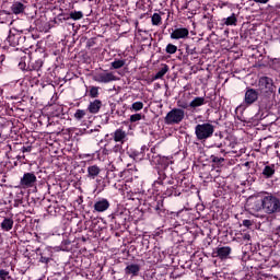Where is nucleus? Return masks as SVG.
I'll list each match as a JSON object with an SVG mask.
<instances>
[{
    "label": "nucleus",
    "mask_w": 280,
    "mask_h": 280,
    "mask_svg": "<svg viewBox=\"0 0 280 280\" xmlns=\"http://www.w3.org/2000/svg\"><path fill=\"white\" fill-rule=\"evenodd\" d=\"M242 235V240H244V242H250V234L248 233H243Z\"/></svg>",
    "instance_id": "nucleus-47"
},
{
    "label": "nucleus",
    "mask_w": 280,
    "mask_h": 280,
    "mask_svg": "<svg viewBox=\"0 0 280 280\" xmlns=\"http://www.w3.org/2000/svg\"><path fill=\"white\" fill-rule=\"evenodd\" d=\"M268 1L270 0H254L255 3H262V4L268 3Z\"/></svg>",
    "instance_id": "nucleus-51"
},
{
    "label": "nucleus",
    "mask_w": 280,
    "mask_h": 280,
    "mask_svg": "<svg viewBox=\"0 0 280 280\" xmlns=\"http://www.w3.org/2000/svg\"><path fill=\"white\" fill-rule=\"evenodd\" d=\"M100 172H102V168L97 165H91L88 167V178L90 180H95L97 176H100Z\"/></svg>",
    "instance_id": "nucleus-22"
},
{
    "label": "nucleus",
    "mask_w": 280,
    "mask_h": 280,
    "mask_svg": "<svg viewBox=\"0 0 280 280\" xmlns=\"http://www.w3.org/2000/svg\"><path fill=\"white\" fill-rule=\"evenodd\" d=\"M150 148L148 145H142L140 151L137 149H129L127 151V154L130 159H133V161H143L145 159V152H148Z\"/></svg>",
    "instance_id": "nucleus-13"
},
{
    "label": "nucleus",
    "mask_w": 280,
    "mask_h": 280,
    "mask_svg": "<svg viewBox=\"0 0 280 280\" xmlns=\"http://www.w3.org/2000/svg\"><path fill=\"white\" fill-rule=\"evenodd\" d=\"M21 152L23 153V154H25V152H32V147H22L21 148Z\"/></svg>",
    "instance_id": "nucleus-48"
},
{
    "label": "nucleus",
    "mask_w": 280,
    "mask_h": 280,
    "mask_svg": "<svg viewBox=\"0 0 280 280\" xmlns=\"http://www.w3.org/2000/svg\"><path fill=\"white\" fill-rule=\"evenodd\" d=\"M179 108H184V109H187V108H191V106H189L188 103H182V104H178Z\"/></svg>",
    "instance_id": "nucleus-49"
},
{
    "label": "nucleus",
    "mask_w": 280,
    "mask_h": 280,
    "mask_svg": "<svg viewBox=\"0 0 280 280\" xmlns=\"http://www.w3.org/2000/svg\"><path fill=\"white\" fill-rule=\"evenodd\" d=\"M83 135H93L94 138L100 137V131L91 129L90 131H84Z\"/></svg>",
    "instance_id": "nucleus-43"
},
{
    "label": "nucleus",
    "mask_w": 280,
    "mask_h": 280,
    "mask_svg": "<svg viewBox=\"0 0 280 280\" xmlns=\"http://www.w3.org/2000/svg\"><path fill=\"white\" fill-rule=\"evenodd\" d=\"M89 96L95 100L96 97H100V88L97 86H91Z\"/></svg>",
    "instance_id": "nucleus-34"
},
{
    "label": "nucleus",
    "mask_w": 280,
    "mask_h": 280,
    "mask_svg": "<svg viewBox=\"0 0 280 280\" xmlns=\"http://www.w3.org/2000/svg\"><path fill=\"white\" fill-rule=\"evenodd\" d=\"M45 65V61L43 59H37L35 61H28L27 69L28 71H35L34 78H40V69H43V66Z\"/></svg>",
    "instance_id": "nucleus-14"
},
{
    "label": "nucleus",
    "mask_w": 280,
    "mask_h": 280,
    "mask_svg": "<svg viewBox=\"0 0 280 280\" xmlns=\"http://www.w3.org/2000/svg\"><path fill=\"white\" fill-rule=\"evenodd\" d=\"M221 25L226 27H236L237 25V14L232 13L228 18L221 19Z\"/></svg>",
    "instance_id": "nucleus-20"
},
{
    "label": "nucleus",
    "mask_w": 280,
    "mask_h": 280,
    "mask_svg": "<svg viewBox=\"0 0 280 280\" xmlns=\"http://www.w3.org/2000/svg\"><path fill=\"white\" fill-rule=\"evenodd\" d=\"M186 54L188 56H194V54H196V48H191L189 47V45L186 46Z\"/></svg>",
    "instance_id": "nucleus-44"
},
{
    "label": "nucleus",
    "mask_w": 280,
    "mask_h": 280,
    "mask_svg": "<svg viewBox=\"0 0 280 280\" xmlns=\"http://www.w3.org/2000/svg\"><path fill=\"white\" fill-rule=\"evenodd\" d=\"M140 272H141V265H138V264H129L125 268V275L127 277H130L131 279L135 277H139Z\"/></svg>",
    "instance_id": "nucleus-16"
},
{
    "label": "nucleus",
    "mask_w": 280,
    "mask_h": 280,
    "mask_svg": "<svg viewBox=\"0 0 280 280\" xmlns=\"http://www.w3.org/2000/svg\"><path fill=\"white\" fill-rule=\"evenodd\" d=\"M69 19H72V21H80L81 19H84V13L82 11H71L69 16L66 18V21H69Z\"/></svg>",
    "instance_id": "nucleus-29"
},
{
    "label": "nucleus",
    "mask_w": 280,
    "mask_h": 280,
    "mask_svg": "<svg viewBox=\"0 0 280 280\" xmlns=\"http://www.w3.org/2000/svg\"><path fill=\"white\" fill-rule=\"evenodd\" d=\"M186 38H189V28L187 27L172 28V33H171L172 40H185Z\"/></svg>",
    "instance_id": "nucleus-10"
},
{
    "label": "nucleus",
    "mask_w": 280,
    "mask_h": 280,
    "mask_svg": "<svg viewBox=\"0 0 280 280\" xmlns=\"http://www.w3.org/2000/svg\"><path fill=\"white\" fill-rule=\"evenodd\" d=\"M113 110H115V105H112V113H113Z\"/></svg>",
    "instance_id": "nucleus-56"
},
{
    "label": "nucleus",
    "mask_w": 280,
    "mask_h": 280,
    "mask_svg": "<svg viewBox=\"0 0 280 280\" xmlns=\"http://www.w3.org/2000/svg\"><path fill=\"white\" fill-rule=\"evenodd\" d=\"M243 226H246V229H250V226H253V221L248 219L243 220Z\"/></svg>",
    "instance_id": "nucleus-45"
},
{
    "label": "nucleus",
    "mask_w": 280,
    "mask_h": 280,
    "mask_svg": "<svg viewBox=\"0 0 280 280\" xmlns=\"http://www.w3.org/2000/svg\"><path fill=\"white\" fill-rule=\"evenodd\" d=\"M167 71H170V66L164 63L161 70L155 73V75L153 77V80H161L162 78L165 77V73H167Z\"/></svg>",
    "instance_id": "nucleus-30"
},
{
    "label": "nucleus",
    "mask_w": 280,
    "mask_h": 280,
    "mask_svg": "<svg viewBox=\"0 0 280 280\" xmlns=\"http://www.w3.org/2000/svg\"><path fill=\"white\" fill-rule=\"evenodd\" d=\"M178 5H180V10H187L189 8V2H187V0L184 1L183 4L178 3Z\"/></svg>",
    "instance_id": "nucleus-46"
},
{
    "label": "nucleus",
    "mask_w": 280,
    "mask_h": 280,
    "mask_svg": "<svg viewBox=\"0 0 280 280\" xmlns=\"http://www.w3.org/2000/svg\"><path fill=\"white\" fill-rule=\"evenodd\" d=\"M94 80H95V82L108 84V82H115L117 80V78L115 77V74H113V72H107V73H98L94 78Z\"/></svg>",
    "instance_id": "nucleus-17"
},
{
    "label": "nucleus",
    "mask_w": 280,
    "mask_h": 280,
    "mask_svg": "<svg viewBox=\"0 0 280 280\" xmlns=\"http://www.w3.org/2000/svg\"><path fill=\"white\" fill-rule=\"evenodd\" d=\"M149 161L153 165H160L154 168V174L158 176L153 182L155 191H160L162 197L172 198V196L178 197L183 194L184 189L180 185L174 182V170L170 168V165L174 163L173 156H163L156 153V148H151V153L148 154Z\"/></svg>",
    "instance_id": "nucleus-1"
},
{
    "label": "nucleus",
    "mask_w": 280,
    "mask_h": 280,
    "mask_svg": "<svg viewBox=\"0 0 280 280\" xmlns=\"http://www.w3.org/2000/svg\"><path fill=\"white\" fill-rule=\"evenodd\" d=\"M154 211H155V213H158V215H160V218H165V215H167V210L165 209V206L163 205V200L156 201Z\"/></svg>",
    "instance_id": "nucleus-23"
},
{
    "label": "nucleus",
    "mask_w": 280,
    "mask_h": 280,
    "mask_svg": "<svg viewBox=\"0 0 280 280\" xmlns=\"http://www.w3.org/2000/svg\"><path fill=\"white\" fill-rule=\"evenodd\" d=\"M27 62L30 63V56L24 54V56L21 57L18 67H19V69H21V71H26V72L31 73L30 68H27Z\"/></svg>",
    "instance_id": "nucleus-24"
},
{
    "label": "nucleus",
    "mask_w": 280,
    "mask_h": 280,
    "mask_svg": "<svg viewBox=\"0 0 280 280\" xmlns=\"http://www.w3.org/2000/svg\"><path fill=\"white\" fill-rule=\"evenodd\" d=\"M43 264H49V258L42 256Z\"/></svg>",
    "instance_id": "nucleus-53"
},
{
    "label": "nucleus",
    "mask_w": 280,
    "mask_h": 280,
    "mask_svg": "<svg viewBox=\"0 0 280 280\" xmlns=\"http://www.w3.org/2000/svg\"><path fill=\"white\" fill-rule=\"evenodd\" d=\"M259 100V91L253 88H247L245 91L244 103L246 106H253Z\"/></svg>",
    "instance_id": "nucleus-11"
},
{
    "label": "nucleus",
    "mask_w": 280,
    "mask_h": 280,
    "mask_svg": "<svg viewBox=\"0 0 280 280\" xmlns=\"http://www.w3.org/2000/svg\"><path fill=\"white\" fill-rule=\"evenodd\" d=\"M247 209L250 213H259L264 211V197L261 199L252 197L247 200Z\"/></svg>",
    "instance_id": "nucleus-8"
},
{
    "label": "nucleus",
    "mask_w": 280,
    "mask_h": 280,
    "mask_svg": "<svg viewBox=\"0 0 280 280\" xmlns=\"http://www.w3.org/2000/svg\"><path fill=\"white\" fill-rule=\"evenodd\" d=\"M214 253L217 257H219V259H229V255L233 253V248H231L230 246H221L217 247V250Z\"/></svg>",
    "instance_id": "nucleus-19"
},
{
    "label": "nucleus",
    "mask_w": 280,
    "mask_h": 280,
    "mask_svg": "<svg viewBox=\"0 0 280 280\" xmlns=\"http://www.w3.org/2000/svg\"><path fill=\"white\" fill-rule=\"evenodd\" d=\"M124 177V172H120V178Z\"/></svg>",
    "instance_id": "nucleus-58"
},
{
    "label": "nucleus",
    "mask_w": 280,
    "mask_h": 280,
    "mask_svg": "<svg viewBox=\"0 0 280 280\" xmlns=\"http://www.w3.org/2000/svg\"><path fill=\"white\" fill-rule=\"evenodd\" d=\"M166 54L174 55L178 51V46L174 44H168L165 48Z\"/></svg>",
    "instance_id": "nucleus-35"
},
{
    "label": "nucleus",
    "mask_w": 280,
    "mask_h": 280,
    "mask_svg": "<svg viewBox=\"0 0 280 280\" xmlns=\"http://www.w3.org/2000/svg\"><path fill=\"white\" fill-rule=\"evenodd\" d=\"M182 213H183V211L171 212V218H178V215H180Z\"/></svg>",
    "instance_id": "nucleus-50"
},
{
    "label": "nucleus",
    "mask_w": 280,
    "mask_h": 280,
    "mask_svg": "<svg viewBox=\"0 0 280 280\" xmlns=\"http://www.w3.org/2000/svg\"><path fill=\"white\" fill-rule=\"evenodd\" d=\"M25 4H23L22 2H14L11 5V11L13 14H23V12H25Z\"/></svg>",
    "instance_id": "nucleus-27"
},
{
    "label": "nucleus",
    "mask_w": 280,
    "mask_h": 280,
    "mask_svg": "<svg viewBox=\"0 0 280 280\" xmlns=\"http://www.w3.org/2000/svg\"><path fill=\"white\" fill-rule=\"evenodd\" d=\"M224 156H226L224 150L218 148L217 152L210 155V163H212V167H222L224 165Z\"/></svg>",
    "instance_id": "nucleus-9"
},
{
    "label": "nucleus",
    "mask_w": 280,
    "mask_h": 280,
    "mask_svg": "<svg viewBox=\"0 0 280 280\" xmlns=\"http://www.w3.org/2000/svg\"><path fill=\"white\" fill-rule=\"evenodd\" d=\"M264 212L272 215V213H280V199L279 197L266 192L262 196Z\"/></svg>",
    "instance_id": "nucleus-2"
},
{
    "label": "nucleus",
    "mask_w": 280,
    "mask_h": 280,
    "mask_svg": "<svg viewBox=\"0 0 280 280\" xmlns=\"http://www.w3.org/2000/svg\"><path fill=\"white\" fill-rule=\"evenodd\" d=\"M106 178H107V180H113V178H117V174L113 170L107 171Z\"/></svg>",
    "instance_id": "nucleus-42"
},
{
    "label": "nucleus",
    "mask_w": 280,
    "mask_h": 280,
    "mask_svg": "<svg viewBox=\"0 0 280 280\" xmlns=\"http://www.w3.org/2000/svg\"><path fill=\"white\" fill-rule=\"evenodd\" d=\"M4 62H5V55H1L0 56V63L2 65V67H3Z\"/></svg>",
    "instance_id": "nucleus-52"
},
{
    "label": "nucleus",
    "mask_w": 280,
    "mask_h": 280,
    "mask_svg": "<svg viewBox=\"0 0 280 280\" xmlns=\"http://www.w3.org/2000/svg\"><path fill=\"white\" fill-rule=\"evenodd\" d=\"M258 86L264 97H272L277 93V85H275V80L270 77H260Z\"/></svg>",
    "instance_id": "nucleus-3"
},
{
    "label": "nucleus",
    "mask_w": 280,
    "mask_h": 280,
    "mask_svg": "<svg viewBox=\"0 0 280 280\" xmlns=\"http://www.w3.org/2000/svg\"><path fill=\"white\" fill-rule=\"evenodd\" d=\"M14 226V220L12 218H4L1 222V229L2 231H12Z\"/></svg>",
    "instance_id": "nucleus-26"
},
{
    "label": "nucleus",
    "mask_w": 280,
    "mask_h": 280,
    "mask_svg": "<svg viewBox=\"0 0 280 280\" xmlns=\"http://www.w3.org/2000/svg\"><path fill=\"white\" fill-rule=\"evenodd\" d=\"M7 43L10 47H19V45H23L25 43V35H23V31H19L16 28L10 30Z\"/></svg>",
    "instance_id": "nucleus-6"
},
{
    "label": "nucleus",
    "mask_w": 280,
    "mask_h": 280,
    "mask_svg": "<svg viewBox=\"0 0 280 280\" xmlns=\"http://www.w3.org/2000/svg\"><path fill=\"white\" fill-rule=\"evenodd\" d=\"M275 234L280 237V225L276 229Z\"/></svg>",
    "instance_id": "nucleus-55"
},
{
    "label": "nucleus",
    "mask_w": 280,
    "mask_h": 280,
    "mask_svg": "<svg viewBox=\"0 0 280 280\" xmlns=\"http://www.w3.org/2000/svg\"><path fill=\"white\" fill-rule=\"evenodd\" d=\"M183 119H185V110L180 108H173L166 114L164 122L166 126H176L180 124Z\"/></svg>",
    "instance_id": "nucleus-5"
},
{
    "label": "nucleus",
    "mask_w": 280,
    "mask_h": 280,
    "mask_svg": "<svg viewBox=\"0 0 280 280\" xmlns=\"http://www.w3.org/2000/svg\"><path fill=\"white\" fill-rule=\"evenodd\" d=\"M0 279L1 280H8V279H12L10 277V271L5 270V269H1L0 270Z\"/></svg>",
    "instance_id": "nucleus-38"
},
{
    "label": "nucleus",
    "mask_w": 280,
    "mask_h": 280,
    "mask_svg": "<svg viewBox=\"0 0 280 280\" xmlns=\"http://www.w3.org/2000/svg\"><path fill=\"white\" fill-rule=\"evenodd\" d=\"M131 110H135L136 113H138V110H143V102L138 101L132 103Z\"/></svg>",
    "instance_id": "nucleus-37"
},
{
    "label": "nucleus",
    "mask_w": 280,
    "mask_h": 280,
    "mask_svg": "<svg viewBox=\"0 0 280 280\" xmlns=\"http://www.w3.org/2000/svg\"><path fill=\"white\" fill-rule=\"evenodd\" d=\"M125 66H126V60L124 59H116L112 62V67L114 69H121Z\"/></svg>",
    "instance_id": "nucleus-33"
},
{
    "label": "nucleus",
    "mask_w": 280,
    "mask_h": 280,
    "mask_svg": "<svg viewBox=\"0 0 280 280\" xmlns=\"http://www.w3.org/2000/svg\"><path fill=\"white\" fill-rule=\"evenodd\" d=\"M113 139L116 141V143H124V140L126 139V131H124V129H117L113 133Z\"/></svg>",
    "instance_id": "nucleus-25"
},
{
    "label": "nucleus",
    "mask_w": 280,
    "mask_h": 280,
    "mask_svg": "<svg viewBox=\"0 0 280 280\" xmlns=\"http://www.w3.org/2000/svg\"><path fill=\"white\" fill-rule=\"evenodd\" d=\"M277 166H275V164H270V163H265V166L262 168V172H261V176L262 178H272L277 172L276 170Z\"/></svg>",
    "instance_id": "nucleus-18"
},
{
    "label": "nucleus",
    "mask_w": 280,
    "mask_h": 280,
    "mask_svg": "<svg viewBox=\"0 0 280 280\" xmlns=\"http://www.w3.org/2000/svg\"><path fill=\"white\" fill-rule=\"evenodd\" d=\"M153 256H154L155 261H163V255H161V248L154 247Z\"/></svg>",
    "instance_id": "nucleus-36"
},
{
    "label": "nucleus",
    "mask_w": 280,
    "mask_h": 280,
    "mask_svg": "<svg viewBox=\"0 0 280 280\" xmlns=\"http://www.w3.org/2000/svg\"><path fill=\"white\" fill-rule=\"evenodd\" d=\"M103 154H113V153L108 149H103Z\"/></svg>",
    "instance_id": "nucleus-54"
},
{
    "label": "nucleus",
    "mask_w": 280,
    "mask_h": 280,
    "mask_svg": "<svg viewBox=\"0 0 280 280\" xmlns=\"http://www.w3.org/2000/svg\"><path fill=\"white\" fill-rule=\"evenodd\" d=\"M203 19H207V25L209 27V30H211V27H213V15H205Z\"/></svg>",
    "instance_id": "nucleus-41"
},
{
    "label": "nucleus",
    "mask_w": 280,
    "mask_h": 280,
    "mask_svg": "<svg viewBox=\"0 0 280 280\" xmlns=\"http://www.w3.org/2000/svg\"><path fill=\"white\" fill-rule=\"evenodd\" d=\"M213 132H215V126L209 122L198 124L195 127V135L198 141H207V139H211Z\"/></svg>",
    "instance_id": "nucleus-4"
},
{
    "label": "nucleus",
    "mask_w": 280,
    "mask_h": 280,
    "mask_svg": "<svg viewBox=\"0 0 280 280\" xmlns=\"http://www.w3.org/2000/svg\"><path fill=\"white\" fill-rule=\"evenodd\" d=\"M122 147L121 144H116L110 153L113 154H121Z\"/></svg>",
    "instance_id": "nucleus-40"
},
{
    "label": "nucleus",
    "mask_w": 280,
    "mask_h": 280,
    "mask_svg": "<svg viewBox=\"0 0 280 280\" xmlns=\"http://www.w3.org/2000/svg\"><path fill=\"white\" fill-rule=\"evenodd\" d=\"M207 104V101L202 96L195 97L190 103V108H199V106H205Z\"/></svg>",
    "instance_id": "nucleus-28"
},
{
    "label": "nucleus",
    "mask_w": 280,
    "mask_h": 280,
    "mask_svg": "<svg viewBox=\"0 0 280 280\" xmlns=\"http://www.w3.org/2000/svg\"><path fill=\"white\" fill-rule=\"evenodd\" d=\"M101 108H102V102L100 100H94L90 102L88 106V110L89 113H91V115H97Z\"/></svg>",
    "instance_id": "nucleus-21"
},
{
    "label": "nucleus",
    "mask_w": 280,
    "mask_h": 280,
    "mask_svg": "<svg viewBox=\"0 0 280 280\" xmlns=\"http://www.w3.org/2000/svg\"><path fill=\"white\" fill-rule=\"evenodd\" d=\"M141 119H142L141 114H133V115L130 116L129 121L131 124H135L137 121H141Z\"/></svg>",
    "instance_id": "nucleus-39"
},
{
    "label": "nucleus",
    "mask_w": 280,
    "mask_h": 280,
    "mask_svg": "<svg viewBox=\"0 0 280 280\" xmlns=\"http://www.w3.org/2000/svg\"><path fill=\"white\" fill-rule=\"evenodd\" d=\"M36 183H38V178L34 172L24 173L20 178V187L22 189H32V187H36Z\"/></svg>",
    "instance_id": "nucleus-7"
},
{
    "label": "nucleus",
    "mask_w": 280,
    "mask_h": 280,
    "mask_svg": "<svg viewBox=\"0 0 280 280\" xmlns=\"http://www.w3.org/2000/svg\"><path fill=\"white\" fill-rule=\"evenodd\" d=\"M84 117H86V109H77L74 113V119H77V121H82V119H84Z\"/></svg>",
    "instance_id": "nucleus-32"
},
{
    "label": "nucleus",
    "mask_w": 280,
    "mask_h": 280,
    "mask_svg": "<svg viewBox=\"0 0 280 280\" xmlns=\"http://www.w3.org/2000/svg\"><path fill=\"white\" fill-rule=\"evenodd\" d=\"M151 23L152 25L159 26L161 23H163V18H161V14L159 13H153L151 16Z\"/></svg>",
    "instance_id": "nucleus-31"
},
{
    "label": "nucleus",
    "mask_w": 280,
    "mask_h": 280,
    "mask_svg": "<svg viewBox=\"0 0 280 280\" xmlns=\"http://www.w3.org/2000/svg\"><path fill=\"white\" fill-rule=\"evenodd\" d=\"M18 159H25V155L19 156Z\"/></svg>",
    "instance_id": "nucleus-57"
},
{
    "label": "nucleus",
    "mask_w": 280,
    "mask_h": 280,
    "mask_svg": "<svg viewBox=\"0 0 280 280\" xmlns=\"http://www.w3.org/2000/svg\"><path fill=\"white\" fill-rule=\"evenodd\" d=\"M110 209V201L106 198H100L93 203V213H104Z\"/></svg>",
    "instance_id": "nucleus-12"
},
{
    "label": "nucleus",
    "mask_w": 280,
    "mask_h": 280,
    "mask_svg": "<svg viewBox=\"0 0 280 280\" xmlns=\"http://www.w3.org/2000/svg\"><path fill=\"white\" fill-rule=\"evenodd\" d=\"M108 218L110 219V222L118 224V226L126 224V213H124V211H115L114 213L109 214Z\"/></svg>",
    "instance_id": "nucleus-15"
},
{
    "label": "nucleus",
    "mask_w": 280,
    "mask_h": 280,
    "mask_svg": "<svg viewBox=\"0 0 280 280\" xmlns=\"http://www.w3.org/2000/svg\"><path fill=\"white\" fill-rule=\"evenodd\" d=\"M162 255L164 256L165 254L162 252Z\"/></svg>",
    "instance_id": "nucleus-59"
}]
</instances>
